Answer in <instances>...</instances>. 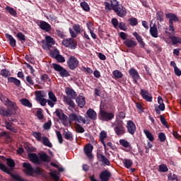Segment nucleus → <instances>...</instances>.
I'll return each mask as SVG.
<instances>
[{"mask_svg": "<svg viewBox=\"0 0 181 181\" xmlns=\"http://www.w3.org/2000/svg\"><path fill=\"white\" fill-rule=\"evenodd\" d=\"M66 96L64 99L75 100L77 98V93L75 91H66Z\"/></svg>", "mask_w": 181, "mask_h": 181, "instance_id": "bb28decb", "label": "nucleus"}, {"mask_svg": "<svg viewBox=\"0 0 181 181\" xmlns=\"http://www.w3.org/2000/svg\"><path fill=\"white\" fill-rule=\"evenodd\" d=\"M160 121L163 125L165 126L166 128H168V122L166 121L165 118L163 115L160 116Z\"/></svg>", "mask_w": 181, "mask_h": 181, "instance_id": "680f3d73", "label": "nucleus"}, {"mask_svg": "<svg viewBox=\"0 0 181 181\" xmlns=\"http://www.w3.org/2000/svg\"><path fill=\"white\" fill-rule=\"evenodd\" d=\"M156 18H157V21H159V22L163 21V12L157 11Z\"/></svg>", "mask_w": 181, "mask_h": 181, "instance_id": "de8ad7c7", "label": "nucleus"}, {"mask_svg": "<svg viewBox=\"0 0 181 181\" xmlns=\"http://www.w3.org/2000/svg\"><path fill=\"white\" fill-rule=\"evenodd\" d=\"M39 26L40 29L45 32H50L52 30V26L46 21H40Z\"/></svg>", "mask_w": 181, "mask_h": 181, "instance_id": "6ab92c4d", "label": "nucleus"}, {"mask_svg": "<svg viewBox=\"0 0 181 181\" xmlns=\"http://www.w3.org/2000/svg\"><path fill=\"white\" fill-rule=\"evenodd\" d=\"M124 45L126 47H129V49H134V47H136L138 43L136 41L131 39H127L124 41Z\"/></svg>", "mask_w": 181, "mask_h": 181, "instance_id": "a211bd4d", "label": "nucleus"}, {"mask_svg": "<svg viewBox=\"0 0 181 181\" xmlns=\"http://www.w3.org/2000/svg\"><path fill=\"white\" fill-rule=\"evenodd\" d=\"M39 160H40V162L48 163L51 161V158L49 156L47 155V153L42 152L39 153Z\"/></svg>", "mask_w": 181, "mask_h": 181, "instance_id": "aec40b11", "label": "nucleus"}, {"mask_svg": "<svg viewBox=\"0 0 181 181\" xmlns=\"http://www.w3.org/2000/svg\"><path fill=\"white\" fill-rule=\"evenodd\" d=\"M141 95L142 98L144 99L146 102L151 103L153 97L148 91H141Z\"/></svg>", "mask_w": 181, "mask_h": 181, "instance_id": "412c9836", "label": "nucleus"}, {"mask_svg": "<svg viewBox=\"0 0 181 181\" xmlns=\"http://www.w3.org/2000/svg\"><path fill=\"white\" fill-rule=\"evenodd\" d=\"M123 164L126 168L129 169L133 165V160L131 159H124Z\"/></svg>", "mask_w": 181, "mask_h": 181, "instance_id": "e433bc0d", "label": "nucleus"}, {"mask_svg": "<svg viewBox=\"0 0 181 181\" xmlns=\"http://www.w3.org/2000/svg\"><path fill=\"white\" fill-rule=\"evenodd\" d=\"M51 126H52V122H51V120H48V122H47V123H45V124H44V129H45V130L50 129Z\"/></svg>", "mask_w": 181, "mask_h": 181, "instance_id": "338daca9", "label": "nucleus"}, {"mask_svg": "<svg viewBox=\"0 0 181 181\" xmlns=\"http://www.w3.org/2000/svg\"><path fill=\"white\" fill-rule=\"evenodd\" d=\"M0 115L3 117H11L12 111L10 109H5L4 107H0Z\"/></svg>", "mask_w": 181, "mask_h": 181, "instance_id": "393cba45", "label": "nucleus"}, {"mask_svg": "<svg viewBox=\"0 0 181 181\" xmlns=\"http://www.w3.org/2000/svg\"><path fill=\"white\" fill-rule=\"evenodd\" d=\"M111 2V6H112V9H115V8H117V6H119V2L117 0H110Z\"/></svg>", "mask_w": 181, "mask_h": 181, "instance_id": "4d7b16f0", "label": "nucleus"}, {"mask_svg": "<svg viewBox=\"0 0 181 181\" xmlns=\"http://www.w3.org/2000/svg\"><path fill=\"white\" fill-rule=\"evenodd\" d=\"M40 78L42 81H44L45 83L50 82V77H49V75H47V74L42 75Z\"/></svg>", "mask_w": 181, "mask_h": 181, "instance_id": "a18cd8bd", "label": "nucleus"}, {"mask_svg": "<svg viewBox=\"0 0 181 181\" xmlns=\"http://www.w3.org/2000/svg\"><path fill=\"white\" fill-rule=\"evenodd\" d=\"M33 175H42V170H41L39 168H35L33 169V171H32V176Z\"/></svg>", "mask_w": 181, "mask_h": 181, "instance_id": "603ef678", "label": "nucleus"}, {"mask_svg": "<svg viewBox=\"0 0 181 181\" xmlns=\"http://www.w3.org/2000/svg\"><path fill=\"white\" fill-rule=\"evenodd\" d=\"M169 39H170L173 45H177L181 43V37L175 35H170Z\"/></svg>", "mask_w": 181, "mask_h": 181, "instance_id": "c85d7f7f", "label": "nucleus"}, {"mask_svg": "<svg viewBox=\"0 0 181 181\" xmlns=\"http://www.w3.org/2000/svg\"><path fill=\"white\" fill-rule=\"evenodd\" d=\"M167 171H168V168L167 165H165V164H160L159 165L158 172L165 173Z\"/></svg>", "mask_w": 181, "mask_h": 181, "instance_id": "37998d69", "label": "nucleus"}, {"mask_svg": "<svg viewBox=\"0 0 181 181\" xmlns=\"http://www.w3.org/2000/svg\"><path fill=\"white\" fill-rule=\"evenodd\" d=\"M1 74L4 77H9V76H11V71H9L8 69H3L1 71Z\"/></svg>", "mask_w": 181, "mask_h": 181, "instance_id": "5fc2aeb1", "label": "nucleus"}, {"mask_svg": "<svg viewBox=\"0 0 181 181\" xmlns=\"http://www.w3.org/2000/svg\"><path fill=\"white\" fill-rule=\"evenodd\" d=\"M168 181H178V179L177 178V175H168Z\"/></svg>", "mask_w": 181, "mask_h": 181, "instance_id": "774afa93", "label": "nucleus"}, {"mask_svg": "<svg viewBox=\"0 0 181 181\" xmlns=\"http://www.w3.org/2000/svg\"><path fill=\"white\" fill-rule=\"evenodd\" d=\"M33 136L37 139L39 142H40L42 140V138L41 137V133L35 132L33 133Z\"/></svg>", "mask_w": 181, "mask_h": 181, "instance_id": "13d9d810", "label": "nucleus"}, {"mask_svg": "<svg viewBox=\"0 0 181 181\" xmlns=\"http://www.w3.org/2000/svg\"><path fill=\"white\" fill-rule=\"evenodd\" d=\"M133 36L136 38L141 47H145V42H144V39H142V36L136 32L133 33Z\"/></svg>", "mask_w": 181, "mask_h": 181, "instance_id": "5701e85b", "label": "nucleus"}, {"mask_svg": "<svg viewBox=\"0 0 181 181\" xmlns=\"http://www.w3.org/2000/svg\"><path fill=\"white\" fill-rule=\"evenodd\" d=\"M158 139L160 142H165L166 140V136L164 133L160 132L158 134Z\"/></svg>", "mask_w": 181, "mask_h": 181, "instance_id": "3c124183", "label": "nucleus"}, {"mask_svg": "<svg viewBox=\"0 0 181 181\" xmlns=\"http://www.w3.org/2000/svg\"><path fill=\"white\" fill-rule=\"evenodd\" d=\"M56 116L58 117L59 119L62 121L63 125H68V117L66 115L63 110L61 109H56Z\"/></svg>", "mask_w": 181, "mask_h": 181, "instance_id": "0eeeda50", "label": "nucleus"}, {"mask_svg": "<svg viewBox=\"0 0 181 181\" xmlns=\"http://www.w3.org/2000/svg\"><path fill=\"white\" fill-rule=\"evenodd\" d=\"M6 37L9 40L11 47H15L16 46V40L11 35L6 34Z\"/></svg>", "mask_w": 181, "mask_h": 181, "instance_id": "2f4dec72", "label": "nucleus"}, {"mask_svg": "<svg viewBox=\"0 0 181 181\" xmlns=\"http://www.w3.org/2000/svg\"><path fill=\"white\" fill-rule=\"evenodd\" d=\"M129 22L131 26H136V25H138V19L135 18H129Z\"/></svg>", "mask_w": 181, "mask_h": 181, "instance_id": "8fccbe9b", "label": "nucleus"}, {"mask_svg": "<svg viewBox=\"0 0 181 181\" xmlns=\"http://www.w3.org/2000/svg\"><path fill=\"white\" fill-rule=\"evenodd\" d=\"M73 29L76 33H80V32H81V27L78 24L74 25Z\"/></svg>", "mask_w": 181, "mask_h": 181, "instance_id": "69168bd1", "label": "nucleus"}, {"mask_svg": "<svg viewBox=\"0 0 181 181\" xmlns=\"http://www.w3.org/2000/svg\"><path fill=\"white\" fill-rule=\"evenodd\" d=\"M106 94L105 92L104 91H95L94 93V97L95 98H104V95Z\"/></svg>", "mask_w": 181, "mask_h": 181, "instance_id": "79ce46f5", "label": "nucleus"}, {"mask_svg": "<svg viewBox=\"0 0 181 181\" xmlns=\"http://www.w3.org/2000/svg\"><path fill=\"white\" fill-rule=\"evenodd\" d=\"M119 144L124 148H129L127 150H124L126 152H129L132 150V146L129 142L124 139L119 140Z\"/></svg>", "mask_w": 181, "mask_h": 181, "instance_id": "b1692460", "label": "nucleus"}, {"mask_svg": "<svg viewBox=\"0 0 181 181\" xmlns=\"http://www.w3.org/2000/svg\"><path fill=\"white\" fill-rule=\"evenodd\" d=\"M42 43L43 49L47 50L54 45V40L50 36H46L45 40H42Z\"/></svg>", "mask_w": 181, "mask_h": 181, "instance_id": "6e6552de", "label": "nucleus"}, {"mask_svg": "<svg viewBox=\"0 0 181 181\" xmlns=\"http://www.w3.org/2000/svg\"><path fill=\"white\" fill-rule=\"evenodd\" d=\"M76 101L77 103V105H78L80 108H83L84 105H86V100L84 96L79 95V97L76 98Z\"/></svg>", "mask_w": 181, "mask_h": 181, "instance_id": "a878e982", "label": "nucleus"}, {"mask_svg": "<svg viewBox=\"0 0 181 181\" xmlns=\"http://www.w3.org/2000/svg\"><path fill=\"white\" fill-rule=\"evenodd\" d=\"M23 167L25 168L23 170V172L25 173V174L30 176H33V172L34 168L32 166V164H30L29 163H27V162H24L23 163Z\"/></svg>", "mask_w": 181, "mask_h": 181, "instance_id": "4468645a", "label": "nucleus"}, {"mask_svg": "<svg viewBox=\"0 0 181 181\" xmlns=\"http://www.w3.org/2000/svg\"><path fill=\"white\" fill-rule=\"evenodd\" d=\"M25 149H26L28 153L36 151V148H35L33 146L30 145L25 146Z\"/></svg>", "mask_w": 181, "mask_h": 181, "instance_id": "49530a36", "label": "nucleus"}, {"mask_svg": "<svg viewBox=\"0 0 181 181\" xmlns=\"http://www.w3.org/2000/svg\"><path fill=\"white\" fill-rule=\"evenodd\" d=\"M115 117V115L113 112H107L102 107L100 108L99 114H98V118H99V119L103 122H108L112 121Z\"/></svg>", "mask_w": 181, "mask_h": 181, "instance_id": "f257e3e1", "label": "nucleus"}, {"mask_svg": "<svg viewBox=\"0 0 181 181\" xmlns=\"http://www.w3.org/2000/svg\"><path fill=\"white\" fill-rule=\"evenodd\" d=\"M144 132L146 136V138L151 141L153 142L154 141V136L149 132L148 129H144Z\"/></svg>", "mask_w": 181, "mask_h": 181, "instance_id": "c9c22d12", "label": "nucleus"}, {"mask_svg": "<svg viewBox=\"0 0 181 181\" xmlns=\"http://www.w3.org/2000/svg\"><path fill=\"white\" fill-rule=\"evenodd\" d=\"M81 7L85 11V12H90V6H88V4H87V2L82 1L81 3Z\"/></svg>", "mask_w": 181, "mask_h": 181, "instance_id": "58836bf2", "label": "nucleus"}, {"mask_svg": "<svg viewBox=\"0 0 181 181\" xmlns=\"http://www.w3.org/2000/svg\"><path fill=\"white\" fill-rule=\"evenodd\" d=\"M129 74L131 76V77L133 78L134 83H137L138 80H139V78H141L138 71L135 69H130L129 71Z\"/></svg>", "mask_w": 181, "mask_h": 181, "instance_id": "f3484780", "label": "nucleus"}, {"mask_svg": "<svg viewBox=\"0 0 181 181\" xmlns=\"http://www.w3.org/2000/svg\"><path fill=\"white\" fill-rule=\"evenodd\" d=\"M64 138L69 141H73V134L71 132H64Z\"/></svg>", "mask_w": 181, "mask_h": 181, "instance_id": "ea45409f", "label": "nucleus"}, {"mask_svg": "<svg viewBox=\"0 0 181 181\" xmlns=\"http://www.w3.org/2000/svg\"><path fill=\"white\" fill-rule=\"evenodd\" d=\"M21 105L27 107L28 108H33V103L30 102L27 98H22L21 100Z\"/></svg>", "mask_w": 181, "mask_h": 181, "instance_id": "473e14b6", "label": "nucleus"}, {"mask_svg": "<svg viewBox=\"0 0 181 181\" xmlns=\"http://www.w3.org/2000/svg\"><path fill=\"white\" fill-rule=\"evenodd\" d=\"M76 130L77 132H78V133L83 134L85 132V129L83 128V127L81 124L76 123Z\"/></svg>", "mask_w": 181, "mask_h": 181, "instance_id": "bf43d9fd", "label": "nucleus"}, {"mask_svg": "<svg viewBox=\"0 0 181 181\" xmlns=\"http://www.w3.org/2000/svg\"><path fill=\"white\" fill-rule=\"evenodd\" d=\"M56 136H57V138H58L59 144H63L64 139H63V136H62L61 132H59V131L56 132Z\"/></svg>", "mask_w": 181, "mask_h": 181, "instance_id": "09e8293b", "label": "nucleus"}, {"mask_svg": "<svg viewBox=\"0 0 181 181\" xmlns=\"http://www.w3.org/2000/svg\"><path fill=\"white\" fill-rule=\"evenodd\" d=\"M93 150V146L91 144H88L85 148H83V152H85L86 156L89 160H92L93 158V156L92 154Z\"/></svg>", "mask_w": 181, "mask_h": 181, "instance_id": "ddd939ff", "label": "nucleus"}, {"mask_svg": "<svg viewBox=\"0 0 181 181\" xmlns=\"http://www.w3.org/2000/svg\"><path fill=\"white\" fill-rule=\"evenodd\" d=\"M17 37L21 42H25L26 40V37H25V35L22 33H18L17 34Z\"/></svg>", "mask_w": 181, "mask_h": 181, "instance_id": "e2e57ef3", "label": "nucleus"}, {"mask_svg": "<svg viewBox=\"0 0 181 181\" xmlns=\"http://www.w3.org/2000/svg\"><path fill=\"white\" fill-rule=\"evenodd\" d=\"M107 138V132L105 131L100 132V141L103 144L104 148H106V144L104 142V139Z\"/></svg>", "mask_w": 181, "mask_h": 181, "instance_id": "7c9ffc66", "label": "nucleus"}, {"mask_svg": "<svg viewBox=\"0 0 181 181\" xmlns=\"http://www.w3.org/2000/svg\"><path fill=\"white\" fill-rule=\"evenodd\" d=\"M35 98L37 99V100H41L44 99L43 95L40 91H35Z\"/></svg>", "mask_w": 181, "mask_h": 181, "instance_id": "052dcab7", "label": "nucleus"}, {"mask_svg": "<svg viewBox=\"0 0 181 181\" xmlns=\"http://www.w3.org/2000/svg\"><path fill=\"white\" fill-rule=\"evenodd\" d=\"M113 11L117 16H119V18H124L127 16V9L121 4L113 8Z\"/></svg>", "mask_w": 181, "mask_h": 181, "instance_id": "9b49d317", "label": "nucleus"}, {"mask_svg": "<svg viewBox=\"0 0 181 181\" xmlns=\"http://www.w3.org/2000/svg\"><path fill=\"white\" fill-rule=\"evenodd\" d=\"M28 157L33 164H41V160L37 153H28Z\"/></svg>", "mask_w": 181, "mask_h": 181, "instance_id": "dca6fc26", "label": "nucleus"}, {"mask_svg": "<svg viewBox=\"0 0 181 181\" xmlns=\"http://www.w3.org/2000/svg\"><path fill=\"white\" fill-rule=\"evenodd\" d=\"M6 11H7L12 16H16L17 15L16 11L11 6H6Z\"/></svg>", "mask_w": 181, "mask_h": 181, "instance_id": "4c0bfd02", "label": "nucleus"}, {"mask_svg": "<svg viewBox=\"0 0 181 181\" xmlns=\"http://www.w3.org/2000/svg\"><path fill=\"white\" fill-rule=\"evenodd\" d=\"M113 76L115 78H122V72L119 70H116L113 71Z\"/></svg>", "mask_w": 181, "mask_h": 181, "instance_id": "c03bdc74", "label": "nucleus"}, {"mask_svg": "<svg viewBox=\"0 0 181 181\" xmlns=\"http://www.w3.org/2000/svg\"><path fill=\"white\" fill-rule=\"evenodd\" d=\"M158 103L159 105H155V111L157 115H160L161 114L160 111H165V110L164 100H163V98L160 96H158Z\"/></svg>", "mask_w": 181, "mask_h": 181, "instance_id": "9d476101", "label": "nucleus"}, {"mask_svg": "<svg viewBox=\"0 0 181 181\" xmlns=\"http://www.w3.org/2000/svg\"><path fill=\"white\" fill-rule=\"evenodd\" d=\"M86 115L90 119L95 120L97 119V113L93 109L88 110Z\"/></svg>", "mask_w": 181, "mask_h": 181, "instance_id": "cd10ccee", "label": "nucleus"}, {"mask_svg": "<svg viewBox=\"0 0 181 181\" xmlns=\"http://www.w3.org/2000/svg\"><path fill=\"white\" fill-rule=\"evenodd\" d=\"M150 33L153 37H158V28L156 25L150 27Z\"/></svg>", "mask_w": 181, "mask_h": 181, "instance_id": "72a5a7b5", "label": "nucleus"}, {"mask_svg": "<svg viewBox=\"0 0 181 181\" xmlns=\"http://www.w3.org/2000/svg\"><path fill=\"white\" fill-rule=\"evenodd\" d=\"M64 100H65L66 105H69L72 108L75 107L74 101H73L71 99H64Z\"/></svg>", "mask_w": 181, "mask_h": 181, "instance_id": "6e6d98bb", "label": "nucleus"}, {"mask_svg": "<svg viewBox=\"0 0 181 181\" xmlns=\"http://www.w3.org/2000/svg\"><path fill=\"white\" fill-rule=\"evenodd\" d=\"M42 145L48 147V148H52L53 145L52 144V143L50 142L49 139L46 137V136H42Z\"/></svg>", "mask_w": 181, "mask_h": 181, "instance_id": "c756f323", "label": "nucleus"}, {"mask_svg": "<svg viewBox=\"0 0 181 181\" xmlns=\"http://www.w3.org/2000/svg\"><path fill=\"white\" fill-rule=\"evenodd\" d=\"M8 83H13V84H15L16 86H17V87H19L21 86V81L16 78L8 77Z\"/></svg>", "mask_w": 181, "mask_h": 181, "instance_id": "f704fd0d", "label": "nucleus"}, {"mask_svg": "<svg viewBox=\"0 0 181 181\" xmlns=\"http://www.w3.org/2000/svg\"><path fill=\"white\" fill-rule=\"evenodd\" d=\"M115 134L117 136H122L126 134V127L124 126V122L122 120H116L113 124Z\"/></svg>", "mask_w": 181, "mask_h": 181, "instance_id": "f03ea898", "label": "nucleus"}, {"mask_svg": "<svg viewBox=\"0 0 181 181\" xmlns=\"http://www.w3.org/2000/svg\"><path fill=\"white\" fill-rule=\"evenodd\" d=\"M6 102V105L11 108V110L16 111L18 108L16 103L9 100V98H6L4 100Z\"/></svg>", "mask_w": 181, "mask_h": 181, "instance_id": "4be33fe9", "label": "nucleus"}, {"mask_svg": "<svg viewBox=\"0 0 181 181\" xmlns=\"http://www.w3.org/2000/svg\"><path fill=\"white\" fill-rule=\"evenodd\" d=\"M111 177V173L108 170H104L100 173L101 181H109Z\"/></svg>", "mask_w": 181, "mask_h": 181, "instance_id": "2eb2a0df", "label": "nucleus"}, {"mask_svg": "<svg viewBox=\"0 0 181 181\" xmlns=\"http://www.w3.org/2000/svg\"><path fill=\"white\" fill-rule=\"evenodd\" d=\"M126 128H127V132L131 135H134L136 132V126L132 120H128L126 124Z\"/></svg>", "mask_w": 181, "mask_h": 181, "instance_id": "f8f14e48", "label": "nucleus"}, {"mask_svg": "<svg viewBox=\"0 0 181 181\" xmlns=\"http://www.w3.org/2000/svg\"><path fill=\"white\" fill-rule=\"evenodd\" d=\"M52 67L55 71H58L59 73V76L61 77H69L70 76V73L66 69L63 68L62 66L57 64H52Z\"/></svg>", "mask_w": 181, "mask_h": 181, "instance_id": "39448f33", "label": "nucleus"}, {"mask_svg": "<svg viewBox=\"0 0 181 181\" xmlns=\"http://www.w3.org/2000/svg\"><path fill=\"white\" fill-rule=\"evenodd\" d=\"M67 66L70 70H76L78 67V59L74 56H71L67 61Z\"/></svg>", "mask_w": 181, "mask_h": 181, "instance_id": "423d86ee", "label": "nucleus"}, {"mask_svg": "<svg viewBox=\"0 0 181 181\" xmlns=\"http://www.w3.org/2000/svg\"><path fill=\"white\" fill-rule=\"evenodd\" d=\"M62 45L65 46V47H69V49H75L77 47V42H76V40L73 38L64 39Z\"/></svg>", "mask_w": 181, "mask_h": 181, "instance_id": "1a4fd4ad", "label": "nucleus"}, {"mask_svg": "<svg viewBox=\"0 0 181 181\" xmlns=\"http://www.w3.org/2000/svg\"><path fill=\"white\" fill-rule=\"evenodd\" d=\"M37 117L38 119H43L44 115L42 114V110L38 109L37 111Z\"/></svg>", "mask_w": 181, "mask_h": 181, "instance_id": "0e129e2a", "label": "nucleus"}, {"mask_svg": "<svg viewBox=\"0 0 181 181\" xmlns=\"http://www.w3.org/2000/svg\"><path fill=\"white\" fill-rule=\"evenodd\" d=\"M59 54L60 52H59V49H54L51 52V57H53V59H57Z\"/></svg>", "mask_w": 181, "mask_h": 181, "instance_id": "864d4df0", "label": "nucleus"}, {"mask_svg": "<svg viewBox=\"0 0 181 181\" xmlns=\"http://www.w3.org/2000/svg\"><path fill=\"white\" fill-rule=\"evenodd\" d=\"M0 170H1L3 172L6 173L7 175H10L11 178H13L14 180L16 181H27L23 180V178L18 175H16L12 173L11 170H9V168L6 166L4 164L0 163Z\"/></svg>", "mask_w": 181, "mask_h": 181, "instance_id": "7ed1b4c3", "label": "nucleus"}, {"mask_svg": "<svg viewBox=\"0 0 181 181\" xmlns=\"http://www.w3.org/2000/svg\"><path fill=\"white\" fill-rule=\"evenodd\" d=\"M166 18L169 19V30L171 35H175V27L173 25V22H178L179 18H177V16L170 13L166 14Z\"/></svg>", "mask_w": 181, "mask_h": 181, "instance_id": "20e7f679", "label": "nucleus"}, {"mask_svg": "<svg viewBox=\"0 0 181 181\" xmlns=\"http://www.w3.org/2000/svg\"><path fill=\"white\" fill-rule=\"evenodd\" d=\"M6 164L8 166H9L11 169L15 168L16 163L15 161L11 158H6Z\"/></svg>", "mask_w": 181, "mask_h": 181, "instance_id": "a19ab883", "label": "nucleus"}]
</instances>
